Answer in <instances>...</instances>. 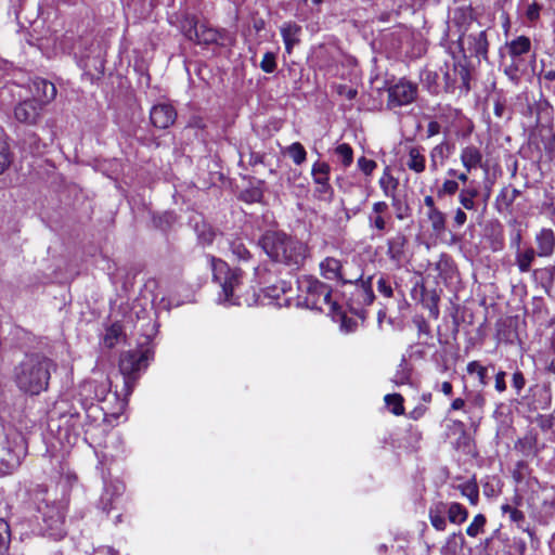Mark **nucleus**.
<instances>
[{
	"instance_id": "4468645a",
	"label": "nucleus",
	"mask_w": 555,
	"mask_h": 555,
	"mask_svg": "<svg viewBox=\"0 0 555 555\" xmlns=\"http://www.w3.org/2000/svg\"><path fill=\"white\" fill-rule=\"evenodd\" d=\"M379 186L386 197L391 198L392 205L397 206L399 199L396 196V190L398 188V180L392 177L390 170L386 168L379 179Z\"/></svg>"
},
{
	"instance_id": "ddd939ff",
	"label": "nucleus",
	"mask_w": 555,
	"mask_h": 555,
	"mask_svg": "<svg viewBox=\"0 0 555 555\" xmlns=\"http://www.w3.org/2000/svg\"><path fill=\"white\" fill-rule=\"evenodd\" d=\"M468 49L472 54L476 56L487 57L488 54V39L486 30H481L477 34H469L467 36Z\"/></svg>"
},
{
	"instance_id": "13d9d810",
	"label": "nucleus",
	"mask_w": 555,
	"mask_h": 555,
	"mask_svg": "<svg viewBox=\"0 0 555 555\" xmlns=\"http://www.w3.org/2000/svg\"><path fill=\"white\" fill-rule=\"evenodd\" d=\"M452 385L451 383L449 382H443L441 384V391L446 395V396H451L452 395Z\"/></svg>"
},
{
	"instance_id": "20e7f679",
	"label": "nucleus",
	"mask_w": 555,
	"mask_h": 555,
	"mask_svg": "<svg viewBox=\"0 0 555 555\" xmlns=\"http://www.w3.org/2000/svg\"><path fill=\"white\" fill-rule=\"evenodd\" d=\"M299 289L308 308L328 314L337 312L338 306L332 300V289L328 285L315 278L307 276L299 281Z\"/></svg>"
},
{
	"instance_id": "1a4fd4ad",
	"label": "nucleus",
	"mask_w": 555,
	"mask_h": 555,
	"mask_svg": "<svg viewBox=\"0 0 555 555\" xmlns=\"http://www.w3.org/2000/svg\"><path fill=\"white\" fill-rule=\"evenodd\" d=\"M33 101L39 105L44 106L56 96L55 86L42 78H36L31 83Z\"/></svg>"
},
{
	"instance_id": "72a5a7b5",
	"label": "nucleus",
	"mask_w": 555,
	"mask_h": 555,
	"mask_svg": "<svg viewBox=\"0 0 555 555\" xmlns=\"http://www.w3.org/2000/svg\"><path fill=\"white\" fill-rule=\"evenodd\" d=\"M276 56L273 52H267L264 53L261 62H260V68L268 74L273 73L276 69Z\"/></svg>"
},
{
	"instance_id": "e433bc0d",
	"label": "nucleus",
	"mask_w": 555,
	"mask_h": 555,
	"mask_svg": "<svg viewBox=\"0 0 555 555\" xmlns=\"http://www.w3.org/2000/svg\"><path fill=\"white\" fill-rule=\"evenodd\" d=\"M11 163L9 145L7 141H0V175L8 168Z\"/></svg>"
},
{
	"instance_id": "0eeeda50",
	"label": "nucleus",
	"mask_w": 555,
	"mask_h": 555,
	"mask_svg": "<svg viewBox=\"0 0 555 555\" xmlns=\"http://www.w3.org/2000/svg\"><path fill=\"white\" fill-rule=\"evenodd\" d=\"M417 93L415 85L409 81H399L388 90V105L391 107L412 103Z\"/></svg>"
},
{
	"instance_id": "49530a36",
	"label": "nucleus",
	"mask_w": 555,
	"mask_h": 555,
	"mask_svg": "<svg viewBox=\"0 0 555 555\" xmlns=\"http://www.w3.org/2000/svg\"><path fill=\"white\" fill-rule=\"evenodd\" d=\"M459 189V184L454 180H447L442 184V192L446 194H454Z\"/></svg>"
},
{
	"instance_id": "423d86ee",
	"label": "nucleus",
	"mask_w": 555,
	"mask_h": 555,
	"mask_svg": "<svg viewBox=\"0 0 555 555\" xmlns=\"http://www.w3.org/2000/svg\"><path fill=\"white\" fill-rule=\"evenodd\" d=\"M147 350L137 349L121 353L119 359V370L124 376L125 386L128 392L131 391L133 384L137 379L135 374L144 370L147 366Z\"/></svg>"
},
{
	"instance_id": "39448f33",
	"label": "nucleus",
	"mask_w": 555,
	"mask_h": 555,
	"mask_svg": "<svg viewBox=\"0 0 555 555\" xmlns=\"http://www.w3.org/2000/svg\"><path fill=\"white\" fill-rule=\"evenodd\" d=\"M319 269L323 279L341 284L357 283L363 276L362 270L358 266H350L348 262L343 263L335 257L324 258L320 262Z\"/></svg>"
},
{
	"instance_id": "c03bdc74",
	"label": "nucleus",
	"mask_w": 555,
	"mask_h": 555,
	"mask_svg": "<svg viewBox=\"0 0 555 555\" xmlns=\"http://www.w3.org/2000/svg\"><path fill=\"white\" fill-rule=\"evenodd\" d=\"M107 395H108V385H107V383H103L100 386H96V388H95V398L99 401H104L106 399Z\"/></svg>"
},
{
	"instance_id": "de8ad7c7",
	"label": "nucleus",
	"mask_w": 555,
	"mask_h": 555,
	"mask_svg": "<svg viewBox=\"0 0 555 555\" xmlns=\"http://www.w3.org/2000/svg\"><path fill=\"white\" fill-rule=\"evenodd\" d=\"M495 389L502 392L506 389L505 372H499L495 376Z\"/></svg>"
},
{
	"instance_id": "f03ea898",
	"label": "nucleus",
	"mask_w": 555,
	"mask_h": 555,
	"mask_svg": "<svg viewBox=\"0 0 555 555\" xmlns=\"http://www.w3.org/2000/svg\"><path fill=\"white\" fill-rule=\"evenodd\" d=\"M210 262L214 280L221 287L219 300L230 305L246 304L247 306L256 301L255 292L251 294L242 292V270L231 269L225 261L215 257L210 258Z\"/></svg>"
},
{
	"instance_id": "c9c22d12",
	"label": "nucleus",
	"mask_w": 555,
	"mask_h": 555,
	"mask_svg": "<svg viewBox=\"0 0 555 555\" xmlns=\"http://www.w3.org/2000/svg\"><path fill=\"white\" fill-rule=\"evenodd\" d=\"M467 372L469 374L476 373L482 385H486L487 369L482 366L478 361H472L467 364Z\"/></svg>"
},
{
	"instance_id": "338daca9",
	"label": "nucleus",
	"mask_w": 555,
	"mask_h": 555,
	"mask_svg": "<svg viewBox=\"0 0 555 555\" xmlns=\"http://www.w3.org/2000/svg\"><path fill=\"white\" fill-rule=\"evenodd\" d=\"M551 346H552V349H553V350H554V352H555V333H554V336H553V338H552Z\"/></svg>"
},
{
	"instance_id": "a18cd8bd",
	"label": "nucleus",
	"mask_w": 555,
	"mask_h": 555,
	"mask_svg": "<svg viewBox=\"0 0 555 555\" xmlns=\"http://www.w3.org/2000/svg\"><path fill=\"white\" fill-rule=\"evenodd\" d=\"M455 127L466 128V131L462 133V137H468L472 134V125L470 121L466 118H457Z\"/></svg>"
},
{
	"instance_id": "5701e85b",
	"label": "nucleus",
	"mask_w": 555,
	"mask_h": 555,
	"mask_svg": "<svg viewBox=\"0 0 555 555\" xmlns=\"http://www.w3.org/2000/svg\"><path fill=\"white\" fill-rule=\"evenodd\" d=\"M406 243V238L402 234H398L390 238L388 242L387 254L392 260H400L403 255V249Z\"/></svg>"
},
{
	"instance_id": "0e129e2a",
	"label": "nucleus",
	"mask_w": 555,
	"mask_h": 555,
	"mask_svg": "<svg viewBox=\"0 0 555 555\" xmlns=\"http://www.w3.org/2000/svg\"><path fill=\"white\" fill-rule=\"evenodd\" d=\"M356 94H357V91L353 89H349L347 92L348 99H353L356 96Z\"/></svg>"
},
{
	"instance_id": "69168bd1",
	"label": "nucleus",
	"mask_w": 555,
	"mask_h": 555,
	"mask_svg": "<svg viewBox=\"0 0 555 555\" xmlns=\"http://www.w3.org/2000/svg\"><path fill=\"white\" fill-rule=\"evenodd\" d=\"M457 178L462 182H466L467 181V175L466 173H461V175L457 176Z\"/></svg>"
},
{
	"instance_id": "393cba45",
	"label": "nucleus",
	"mask_w": 555,
	"mask_h": 555,
	"mask_svg": "<svg viewBox=\"0 0 555 555\" xmlns=\"http://www.w3.org/2000/svg\"><path fill=\"white\" fill-rule=\"evenodd\" d=\"M406 165L411 170H414L415 172L424 171L425 158L418 149L413 147L410 150L409 160H408Z\"/></svg>"
},
{
	"instance_id": "4c0bfd02",
	"label": "nucleus",
	"mask_w": 555,
	"mask_h": 555,
	"mask_svg": "<svg viewBox=\"0 0 555 555\" xmlns=\"http://www.w3.org/2000/svg\"><path fill=\"white\" fill-rule=\"evenodd\" d=\"M230 246H231L232 253L238 259L246 260L249 258V251L242 241L235 240V241L231 242Z\"/></svg>"
},
{
	"instance_id": "f3484780",
	"label": "nucleus",
	"mask_w": 555,
	"mask_h": 555,
	"mask_svg": "<svg viewBox=\"0 0 555 555\" xmlns=\"http://www.w3.org/2000/svg\"><path fill=\"white\" fill-rule=\"evenodd\" d=\"M388 211L386 202H376L373 204L372 214L369 217L371 225L378 231H384L386 228V220L384 215Z\"/></svg>"
},
{
	"instance_id": "cd10ccee",
	"label": "nucleus",
	"mask_w": 555,
	"mask_h": 555,
	"mask_svg": "<svg viewBox=\"0 0 555 555\" xmlns=\"http://www.w3.org/2000/svg\"><path fill=\"white\" fill-rule=\"evenodd\" d=\"M199 25V22L193 15H184L181 21V29L186 38L190 40L194 38V34Z\"/></svg>"
},
{
	"instance_id": "6e6d98bb",
	"label": "nucleus",
	"mask_w": 555,
	"mask_h": 555,
	"mask_svg": "<svg viewBox=\"0 0 555 555\" xmlns=\"http://www.w3.org/2000/svg\"><path fill=\"white\" fill-rule=\"evenodd\" d=\"M520 243H521V233L520 231H517L514 236L512 237V246L516 247V250L520 249L519 246H520Z\"/></svg>"
},
{
	"instance_id": "e2e57ef3",
	"label": "nucleus",
	"mask_w": 555,
	"mask_h": 555,
	"mask_svg": "<svg viewBox=\"0 0 555 555\" xmlns=\"http://www.w3.org/2000/svg\"><path fill=\"white\" fill-rule=\"evenodd\" d=\"M515 509V507L511 506V505H503L502 506V512L505 513V514H511V511Z\"/></svg>"
},
{
	"instance_id": "09e8293b",
	"label": "nucleus",
	"mask_w": 555,
	"mask_h": 555,
	"mask_svg": "<svg viewBox=\"0 0 555 555\" xmlns=\"http://www.w3.org/2000/svg\"><path fill=\"white\" fill-rule=\"evenodd\" d=\"M513 385L517 390L522 389V387L525 386V378L520 372L514 373Z\"/></svg>"
},
{
	"instance_id": "5fc2aeb1",
	"label": "nucleus",
	"mask_w": 555,
	"mask_h": 555,
	"mask_svg": "<svg viewBox=\"0 0 555 555\" xmlns=\"http://www.w3.org/2000/svg\"><path fill=\"white\" fill-rule=\"evenodd\" d=\"M465 406V401L462 398H456L452 401L450 410L457 411Z\"/></svg>"
},
{
	"instance_id": "7c9ffc66",
	"label": "nucleus",
	"mask_w": 555,
	"mask_h": 555,
	"mask_svg": "<svg viewBox=\"0 0 555 555\" xmlns=\"http://www.w3.org/2000/svg\"><path fill=\"white\" fill-rule=\"evenodd\" d=\"M10 544V527L0 518V555H7Z\"/></svg>"
},
{
	"instance_id": "c756f323",
	"label": "nucleus",
	"mask_w": 555,
	"mask_h": 555,
	"mask_svg": "<svg viewBox=\"0 0 555 555\" xmlns=\"http://www.w3.org/2000/svg\"><path fill=\"white\" fill-rule=\"evenodd\" d=\"M385 402L391 409V412L395 415L403 414V412H404V408H403V404H402L403 403V398L400 395H398V393L386 395L385 396Z\"/></svg>"
},
{
	"instance_id": "f257e3e1",
	"label": "nucleus",
	"mask_w": 555,
	"mask_h": 555,
	"mask_svg": "<svg viewBox=\"0 0 555 555\" xmlns=\"http://www.w3.org/2000/svg\"><path fill=\"white\" fill-rule=\"evenodd\" d=\"M259 245L274 261L299 268L308 256V246L282 231H267Z\"/></svg>"
},
{
	"instance_id": "603ef678",
	"label": "nucleus",
	"mask_w": 555,
	"mask_h": 555,
	"mask_svg": "<svg viewBox=\"0 0 555 555\" xmlns=\"http://www.w3.org/2000/svg\"><path fill=\"white\" fill-rule=\"evenodd\" d=\"M466 214L462 209H457L454 216L456 225L462 227L466 222Z\"/></svg>"
},
{
	"instance_id": "4d7b16f0",
	"label": "nucleus",
	"mask_w": 555,
	"mask_h": 555,
	"mask_svg": "<svg viewBox=\"0 0 555 555\" xmlns=\"http://www.w3.org/2000/svg\"><path fill=\"white\" fill-rule=\"evenodd\" d=\"M467 496L473 505L477 504L478 501V490L476 488H472L470 492L467 493Z\"/></svg>"
},
{
	"instance_id": "4be33fe9",
	"label": "nucleus",
	"mask_w": 555,
	"mask_h": 555,
	"mask_svg": "<svg viewBox=\"0 0 555 555\" xmlns=\"http://www.w3.org/2000/svg\"><path fill=\"white\" fill-rule=\"evenodd\" d=\"M411 366L405 360V358H402L391 380L395 385L401 386V385H408L411 382Z\"/></svg>"
},
{
	"instance_id": "680f3d73",
	"label": "nucleus",
	"mask_w": 555,
	"mask_h": 555,
	"mask_svg": "<svg viewBox=\"0 0 555 555\" xmlns=\"http://www.w3.org/2000/svg\"><path fill=\"white\" fill-rule=\"evenodd\" d=\"M424 202H425V205H426L427 207H429V209L436 208V207H435V204H434V199H433V197H431V196H426V197H425V199H424Z\"/></svg>"
},
{
	"instance_id": "7ed1b4c3",
	"label": "nucleus",
	"mask_w": 555,
	"mask_h": 555,
	"mask_svg": "<svg viewBox=\"0 0 555 555\" xmlns=\"http://www.w3.org/2000/svg\"><path fill=\"white\" fill-rule=\"evenodd\" d=\"M51 360L40 356H33L25 359L14 373L17 387L29 395H39L46 390L49 384Z\"/></svg>"
},
{
	"instance_id": "ea45409f",
	"label": "nucleus",
	"mask_w": 555,
	"mask_h": 555,
	"mask_svg": "<svg viewBox=\"0 0 555 555\" xmlns=\"http://www.w3.org/2000/svg\"><path fill=\"white\" fill-rule=\"evenodd\" d=\"M376 162L372 160V159H367L365 157H360L358 159V167L359 169L366 176H370L372 175V172L374 171V169L376 168Z\"/></svg>"
},
{
	"instance_id": "37998d69",
	"label": "nucleus",
	"mask_w": 555,
	"mask_h": 555,
	"mask_svg": "<svg viewBox=\"0 0 555 555\" xmlns=\"http://www.w3.org/2000/svg\"><path fill=\"white\" fill-rule=\"evenodd\" d=\"M377 289L385 297H391L392 296V288L384 279H379L378 280V282H377Z\"/></svg>"
},
{
	"instance_id": "58836bf2",
	"label": "nucleus",
	"mask_w": 555,
	"mask_h": 555,
	"mask_svg": "<svg viewBox=\"0 0 555 555\" xmlns=\"http://www.w3.org/2000/svg\"><path fill=\"white\" fill-rule=\"evenodd\" d=\"M121 333V328L119 325H112L107 331H106V334H105V337H104V341L106 344V346H108L109 348L113 347L115 345V341L117 340L118 336L120 335Z\"/></svg>"
},
{
	"instance_id": "f8f14e48",
	"label": "nucleus",
	"mask_w": 555,
	"mask_h": 555,
	"mask_svg": "<svg viewBox=\"0 0 555 555\" xmlns=\"http://www.w3.org/2000/svg\"><path fill=\"white\" fill-rule=\"evenodd\" d=\"M280 30L285 44V51L287 54H291L294 47L300 42L301 27L295 22H286L281 26Z\"/></svg>"
},
{
	"instance_id": "79ce46f5",
	"label": "nucleus",
	"mask_w": 555,
	"mask_h": 555,
	"mask_svg": "<svg viewBox=\"0 0 555 555\" xmlns=\"http://www.w3.org/2000/svg\"><path fill=\"white\" fill-rule=\"evenodd\" d=\"M540 5L537 4V3H532L531 5L528 7L527 9V12H526V16L529 21L531 22H534L539 18L540 16Z\"/></svg>"
},
{
	"instance_id": "a19ab883",
	"label": "nucleus",
	"mask_w": 555,
	"mask_h": 555,
	"mask_svg": "<svg viewBox=\"0 0 555 555\" xmlns=\"http://www.w3.org/2000/svg\"><path fill=\"white\" fill-rule=\"evenodd\" d=\"M493 112L498 118H509L505 103L501 102L500 100L494 102Z\"/></svg>"
},
{
	"instance_id": "2f4dec72",
	"label": "nucleus",
	"mask_w": 555,
	"mask_h": 555,
	"mask_svg": "<svg viewBox=\"0 0 555 555\" xmlns=\"http://www.w3.org/2000/svg\"><path fill=\"white\" fill-rule=\"evenodd\" d=\"M478 192L475 189H465L460 193V203L465 209L472 210L475 208L474 198L477 196Z\"/></svg>"
},
{
	"instance_id": "6e6552de",
	"label": "nucleus",
	"mask_w": 555,
	"mask_h": 555,
	"mask_svg": "<svg viewBox=\"0 0 555 555\" xmlns=\"http://www.w3.org/2000/svg\"><path fill=\"white\" fill-rule=\"evenodd\" d=\"M150 118L154 127L167 129L176 121L177 111L169 103H158L151 108Z\"/></svg>"
},
{
	"instance_id": "774afa93",
	"label": "nucleus",
	"mask_w": 555,
	"mask_h": 555,
	"mask_svg": "<svg viewBox=\"0 0 555 555\" xmlns=\"http://www.w3.org/2000/svg\"><path fill=\"white\" fill-rule=\"evenodd\" d=\"M519 550H520L521 552H524V551L526 550V544H525V542H522V543H521V545L519 546Z\"/></svg>"
},
{
	"instance_id": "864d4df0",
	"label": "nucleus",
	"mask_w": 555,
	"mask_h": 555,
	"mask_svg": "<svg viewBox=\"0 0 555 555\" xmlns=\"http://www.w3.org/2000/svg\"><path fill=\"white\" fill-rule=\"evenodd\" d=\"M427 132L429 137H434L439 134L440 125L437 121H429Z\"/></svg>"
},
{
	"instance_id": "473e14b6",
	"label": "nucleus",
	"mask_w": 555,
	"mask_h": 555,
	"mask_svg": "<svg viewBox=\"0 0 555 555\" xmlns=\"http://www.w3.org/2000/svg\"><path fill=\"white\" fill-rule=\"evenodd\" d=\"M288 155L297 165L306 159V151L299 142H295L289 146Z\"/></svg>"
},
{
	"instance_id": "bf43d9fd",
	"label": "nucleus",
	"mask_w": 555,
	"mask_h": 555,
	"mask_svg": "<svg viewBox=\"0 0 555 555\" xmlns=\"http://www.w3.org/2000/svg\"><path fill=\"white\" fill-rule=\"evenodd\" d=\"M540 78H542L546 81H554L555 80V70H553V69L547 70V72L543 73Z\"/></svg>"
},
{
	"instance_id": "a211bd4d",
	"label": "nucleus",
	"mask_w": 555,
	"mask_h": 555,
	"mask_svg": "<svg viewBox=\"0 0 555 555\" xmlns=\"http://www.w3.org/2000/svg\"><path fill=\"white\" fill-rule=\"evenodd\" d=\"M537 256L538 255L533 247H528L524 250H520V249L516 250L515 260H516L518 270L521 273L529 272Z\"/></svg>"
},
{
	"instance_id": "dca6fc26",
	"label": "nucleus",
	"mask_w": 555,
	"mask_h": 555,
	"mask_svg": "<svg viewBox=\"0 0 555 555\" xmlns=\"http://www.w3.org/2000/svg\"><path fill=\"white\" fill-rule=\"evenodd\" d=\"M218 39L219 34L216 29L209 27L206 23H199L194 34V38L191 40L199 44H210L217 42Z\"/></svg>"
},
{
	"instance_id": "412c9836",
	"label": "nucleus",
	"mask_w": 555,
	"mask_h": 555,
	"mask_svg": "<svg viewBox=\"0 0 555 555\" xmlns=\"http://www.w3.org/2000/svg\"><path fill=\"white\" fill-rule=\"evenodd\" d=\"M448 518L452 524H462L466 521L468 517V511L460 503L452 502L447 504Z\"/></svg>"
},
{
	"instance_id": "b1692460",
	"label": "nucleus",
	"mask_w": 555,
	"mask_h": 555,
	"mask_svg": "<svg viewBox=\"0 0 555 555\" xmlns=\"http://www.w3.org/2000/svg\"><path fill=\"white\" fill-rule=\"evenodd\" d=\"M461 159L464 167L469 171L472 168L479 166L481 154L477 149L469 146L462 151Z\"/></svg>"
},
{
	"instance_id": "f704fd0d",
	"label": "nucleus",
	"mask_w": 555,
	"mask_h": 555,
	"mask_svg": "<svg viewBox=\"0 0 555 555\" xmlns=\"http://www.w3.org/2000/svg\"><path fill=\"white\" fill-rule=\"evenodd\" d=\"M336 153L341 164L347 167L352 163L353 155L352 150L348 144H341L336 149Z\"/></svg>"
},
{
	"instance_id": "c85d7f7f",
	"label": "nucleus",
	"mask_w": 555,
	"mask_h": 555,
	"mask_svg": "<svg viewBox=\"0 0 555 555\" xmlns=\"http://www.w3.org/2000/svg\"><path fill=\"white\" fill-rule=\"evenodd\" d=\"M487 519L485 515L478 514L474 517L473 521L466 528L467 535L475 538L483 532Z\"/></svg>"
},
{
	"instance_id": "9d476101",
	"label": "nucleus",
	"mask_w": 555,
	"mask_h": 555,
	"mask_svg": "<svg viewBox=\"0 0 555 555\" xmlns=\"http://www.w3.org/2000/svg\"><path fill=\"white\" fill-rule=\"evenodd\" d=\"M42 109L43 106L29 99L16 105L14 116L20 122L35 124L39 119Z\"/></svg>"
},
{
	"instance_id": "2eb2a0df",
	"label": "nucleus",
	"mask_w": 555,
	"mask_h": 555,
	"mask_svg": "<svg viewBox=\"0 0 555 555\" xmlns=\"http://www.w3.org/2000/svg\"><path fill=\"white\" fill-rule=\"evenodd\" d=\"M446 512L447 504L443 502H438L429 508L428 516L430 524L438 531H444L447 528Z\"/></svg>"
},
{
	"instance_id": "6ab92c4d",
	"label": "nucleus",
	"mask_w": 555,
	"mask_h": 555,
	"mask_svg": "<svg viewBox=\"0 0 555 555\" xmlns=\"http://www.w3.org/2000/svg\"><path fill=\"white\" fill-rule=\"evenodd\" d=\"M42 513L43 520L48 524L51 529H59L63 524L64 515L63 512L56 506L44 505V509L39 507Z\"/></svg>"
},
{
	"instance_id": "8fccbe9b",
	"label": "nucleus",
	"mask_w": 555,
	"mask_h": 555,
	"mask_svg": "<svg viewBox=\"0 0 555 555\" xmlns=\"http://www.w3.org/2000/svg\"><path fill=\"white\" fill-rule=\"evenodd\" d=\"M509 518L514 522H520L525 520V514L521 511L515 508L511 511Z\"/></svg>"
},
{
	"instance_id": "3c124183",
	"label": "nucleus",
	"mask_w": 555,
	"mask_h": 555,
	"mask_svg": "<svg viewBox=\"0 0 555 555\" xmlns=\"http://www.w3.org/2000/svg\"><path fill=\"white\" fill-rule=\"evenodd\" d=\"M93 555H117V552L109 546H101L94 551Z\"/></svg>"
},
{
	"instance_id": "052dcab7",
	"label": "nucleus",
	"mask_w": 555,
	"mask_h": 555,
	"mask_svg": "<svg viewBox=\"0 0 555 555\" xmlns=\"http://www.w3.org/2000/svg\"><path fill=\"white\" fill-rule=\"evenodd\" d=\"M201 238L207 243V244H210L214 240V233L212 232H208L207 234L206 233H203L201 235Z\"/></svg>"
},
{
	"instance_id": "a878e982",
	"label": "nucleus",
	"mask_w": 555,
	"mask_h": 555,
	"mask_svg": "<svg viewBox=\"0 0 555 555\" xmlns=\"http://www.w3.org/2000/svg\"><path fill=\"white\" fill-rule=\"evenodd\" d=\"M312 175L315 183L320 185V191H326L328 189V167L325 164L314 166Z\"/></svg>"
},
{
	"instance_id": "aec40b11",
	"label": "nucleus",
	"mask_w": 555,
	"mask_h": 555,
	"mask_svg": "<svg viewBox=\"0 0 555 555\" xmlns=\"http://www.w3.org/2000/svg\"><path fill=\"white\" fill-rule=\"evenodd\" d=\"M508 53L512 57H518L526 54L531 49V41L526 36H519L516 39L507 43Z\"/></svg>"
},
{
	"instance_id": "bb28decb",
	"label": "nucleus",
	"mask_w": 555,
	"mask_h": 555,
	"mask_svg": "<svg viewBox=\"0 0 555 555\" xmlns=\"http://www.w3.org/2000/svg\"><path fill=\"white\" fill-rule=\"evenodd\" d=\"M428 219L431 223V228L436 233H442L446 229L444 215L437 208L429 209Z\"/></svg>"
},
{
	"instance_id": "9b49d317",
	"label": "nucleus",
	"mask_w": 555,
	"mask_h": 555,
	"mask_svg": "<svg viewBox=\"0 0 555 555\" xmlns=\"http://www.w3.org/2000/svg\"><path fill=\"white\" fill-rule=\"evenodd\" d=\"M537 244V255L542 258H548L555 250V233L552 229H541L534 237Z\"/></svg>"
}]
</instances>
